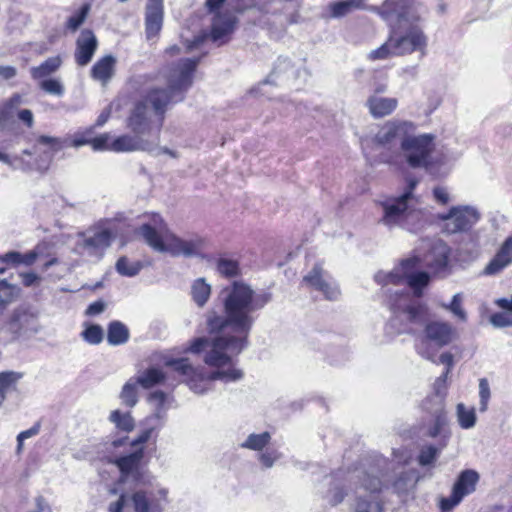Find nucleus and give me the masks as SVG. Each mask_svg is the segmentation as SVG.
Segmentation results:
<instances>
[{"label": "nucleus", "instance_id": "nucleus-30", "mask_svg": "<svg viewBox=\"0 0 512 512\" xmlns=\"http://www.w3.org/2000/svg\"><path fill=\"white\" fill-rule=\"evenodd\" d=\"M211 295V285L206 282L205 278L196 279L191 286V296L193 301L199 307H203Z\"/></svg>", "mask_w": 512, "mask_h": 512}, {"label": "nucleus", "instance_id": "nucleus-64", "mask_svg": "<svg viewBox=\"0 0 512 512\" xmlns=\"http://www.w3.org/2000/svg\"><path fill=\"white\" fill-rule=\"evenodd\" d=\"M494 303L500 309L512 313V295L509 298H497Z\"/></svg>", "mask_w": 512, "mask_h": 512}, {"label": "nucleus", "instance_id": "nucleus-13", "mask_svg": "<svg viewBox=\"0 0 512 512\" xmlns=\"http://www.w3.org/2000/svg\"><path fill=\"white\" fill-rule=\"evenodd\" d=\"M361 474H363V479H361L360 472L348 473L344 478V481L349 484L354 483L356 479L361 480V487L365 492H369L368 495L358 493L355 500L354 512H381L382 506L376 495L381 490V480L378 477L370 476L364 472H361Z\"/></svg>", "mask_w": 512, "mask_h": 512}, {"label": "nucleus", "instance_id": "nucleus-10", "mask_svg": "<svg viewBox=\"0 0 512 512\" xmlns=\"http://www.w3.org/2000/svg\"><path fill=\"white\" fill-rule=\"evenodd\" d=\"M390 37L395 56L407 55L415 51L422 55L426 54L428 38L415 23L408 24V26L397 25L392 29Z\"/></svg>", "mask_w": 512, "mask_h": 512}, {"label": "nucleus", "instance_id": "nucleus-20", "mask_svg": "<svg viewBox=\"0 0 512 512\" xmlns=\"http://www.w3.org/2000/svg\"><path fill=\"white\" fill-rule=\"evenodd\" d=\"M144 456L143 448H138L134 452L121 456L115 460V464L121 472V481L126 482L129 477L138 479L140 475V463Z\"/></svg>", "mask_w": 512, "mask_h": 512}, {"label": "nucleus", "instance_id": "nucleus-44", "mask_svg": "<svg viewBox=\"0 0 512 512\" xmlns=\"http://www.w3.org/2000/svg\"><path fill=\"white\" fill-rule=\"evenodd\" d=\"M293 67L291 61L287 58H279L275 67L273 68L270 75L263 82L264 84H272L274 83V79L277 78L280 74H286L289 71H292Z\"/></svg>", "mask_w": 512, "mask_h": 512}, {"label": "nucleus", "instance_id": "nucleus-37", "mask_svg": "<svg viewBox=\"0 0 512 512\" xmlns=\"http://www.w3.org/2000/svg\"><path fill=\"white\" fill-rule=\"evenodd\" d=\"M109 420L122 431L130 432L134 429V419L128 412L122 413L119 410H114L111 412Z\"/></svg>", "mask_w": 512, "mask_h": 512}, {"label": "nucleus", "instance_id": "nucleus-22", "mask_svg": "<svg viewBox=\"0 0 512 512\" xmlns=\"http://www.w3.org/2000/svg\"><path fill=\"white\" fill-rule=\"evenodd\" d=\"M479 473L472 469L463 470L453 485L454 499L461 502L462 499L476 490L479 481Z\"/></svg>", "mask_w": 512, "mask_h": 512}, {"label": "nucleus", "instance_id": "nucleus-57", "mask_svg": "<svg viewBox=\"0 0 512 512\" xmlns=\"http://www.w3.org/2000/svg\"><path fill=\"white\" fill-rule=\"evenodd\" d=\"M280 456L276 450L266 451L259 455V461L265 468H271Z\"/></svg>", "mask_w": 512, "mask_h": 512}, {"label": "nucleus", "instance_id": "nucleus-63", "mask_svg": "<svg viewBox=\"0 0 512 512\" xmlns=\"http://www.w3.org/2000/svg\"><path fill=\"white\" fill-rule=\"evenodd\" d=\"M18 119L22 121L27 127L31 128L34 124L33 113L29 109H23L18 112Z\"/></svg>", "mask_w": 512, "mask_h": 512}, {"label": "nucleus", "instance_id": "nucleus-43", "mask_svg": "<svg viewBox=\"0 0 512 512\" xmlns=\"http://www.w3.org/2000/svg\"><path fill=\"white\" fill-rule=\"evenodd\" d=\"M374 280L382 287H385L389 284H392V285L403 284L396 267L390 272H384V271L377 272L374 276Z\"/></svg>", "mask_w": 512, "mask_h": 512}, {"label": "nucleus", "instance_id": "nucleus-21", "mask_svg": "<svg viewBox=\"0 0 512 512\" xmlns=\"http://www.w3.org/2000/svg\"><path fill=\"white\" fill-rule=\"evenodd\" d=\"M512 264V236H509L500 246L494 258L484 269L485 275H497Z\"/></svg>", "mask_w": 512, "mask_h": 512}, {"label": "nucleus", "instance_id": "nucleus-33", "mask_svg": "<svg viewBox=\"0 0 512 512\" xmlns=\"http://www.w3.org/2000/svg\"><path fill=\"white\" fill-rule=\"evenodd\" d=\"M430 282V274L425 271H419L411 275L404 281L413 291L416 297L423 295V289L428 286Z\"/></svg>", "mask_w": 512, "mask_h": 512}, {"label": "nucleus", "instance_id": "nucleus-31", "mask_svg": "<svg viewBox=\"0 0 512 512\" xmlns=\"http://www.w3.org/2000/svg\"><path fill=\"white\" fill-rule=\"evenodd\" d=\"M363 0H344L339 2H334L329 5V10L331 12L332 18H341L344 17L356 9H360L362 7Z\"/></svg>", "mask_w": 512, "mask_h": 512}, {"label": "nucleus", "instance_id": "nucleus-12", "mask_svg": "<svg viewBox=\"0 0 512 512\" xmlns=\"http://www.w3.org/2000/svg\"><path fill=\"white\" fill-rule=\"evenodd\" d=\"M410 132H416V126L411 121L390 120L385 122L374 135L372 141L377 148L387 150L402 149V143Z\"/></svg>", "mask_w": 512, "mask_h": 512}, {"label": "nucleus", "instance_id": "nucleus-27", "mask_svg": "<svg viewBox=\"0 0 512 512\" xmlns=\"http://www.w3.org/2000/svg\"><path fill=\"white\" fill-rule=\"evenodd\" d=\"M130 332L128 327L117 320L111 321L107 327V342L112 346L123 345L128 342Z\"/></svg>", "mask_w": 512, "mask_h": 512}, {"label": "nucleus", "instance_id": "nucleus-26", "mask_svg": "<svg viewBox=\"0 0 512 512\" xmlns=\"http://www.w3.org/2000/svg\"><path fill=\"white\" fill-rule=\"evenodd\" d=\"M62 65L61 56H53L46 59L38 66H34L30 68L31 77L34 80H42L48 78L50 75L54 74L59 70Z\"/></svg>", "mask_w": 512, "mask_h": 512}, {"label": "nucleus", "instance_id": "nucleus-23", "mask_svg": "<svg viewBox=\"0 0 512 512\" xmlns=\"http://www.w3.org/2000/svg\"><path fill=\"white\" fill-rule=\"evenodd\" d=\"M450 256L449 246L442 240L435 241L427 255V264L435 271L447 267Z\"/></svg>", "mask_w": 512, "mask_h": 512}, {"label": "nucleus", "instance_id": "nucleus-61", "mask_svg": "<svg viewBox=\"0 0 512 512\" xmlns=\"http://www.w3.org/2000/svg\"><path fill=\"white\" fill-rule=\"evenodd\" d=\"M149 400L155 402L158 405V409L155 413L156 418H160V408L163 406L166 400V394L163 391H155L150 394Z\"/></svg>", "mask_w": 512, "mask_h": 512}, {"label": "nucleus", "instance_id": "nucleus-51", "mask_svg": "<svg viewBox=\"0 0 512 512\" xmlns=\"http://www.w3.org/2000/svg\"><path fill=\"white\" fill-rule=\"evenodd\" d=\"M93 128H88L83 132H77L70 143V146L79 148L84 145H90L92 142Z\"/></svg>", "mask_w": 512, "mask_h": 512}, {"label": "nucleus", "instance_id": "nucleus-46", "mask_svg": "<svg viewBox=\"0 0 512 512\" xmlns=\"http://www.w3.org/2000/svg\"><path fill=\"white\" fill-rule=\"evenodd\" d=\"M217 270L225 277H234L239 273V265L235 260L221 258L217 263Z\"/></svg>", "mask_w": 512, "mask_h": 512}, {"label": "nucleus", "instance_id": "nucleus-3", "mask_svg": "<svg viewBox=\"0 0 512 512\" xmlns=\"http://www.w3.org/2000/svg\"><path fill=\"white\" fill-rule=\"evenodd\" d=\"M145 243L160 253H169L174 257L185 258L198 256L205 246V239L199 235L182 238L173 233L159 214H152L147 222L138 229Z\"/></svg>", "mask_w": 512, "mask_h": 512}, {"label": "nucleus", "instance_id": "nucleus-48", "mask_svg": "<svg viewBox=\"0 0 512 512\" xmlns=\"http://www.w3.org/2000/svg\"><path fill=\"white\" fill-rule=\"evenodd\" d=\"M389 56H395L394 55V47L392 45V39L390 36L381 47H379L376 50L371 51L370 55H369V57L373 60L386 59Z\"/></svg>", "mask_w": 512, "mask_h": 512}, {"label": "nucleus", "instance_id": "nucleus-7", "mask_svg": "<svg viewBox=\"0 0 512 512\" xmlns=\"http://www.w3.org/2000/svg\"><path fill=\"white\" fill-rule=\"evenodd\" d=\"M112 240V231L98 223L76 233L74 250L80 256L99 261L111 246Z\"/></svg>", "mask_w": 512, "mask_h": 512}, {"label": "nucleus", "instance_id": "nucleus-14", "mask_svg": "<svg viewBox=\"0 0 512 512\" xmlns=\"http://www.w3.org/2000/svg\"><path fill=\"white\" fill-rule=\"evenodd\" d=\"M438 218L444 222L443 230L447 234L462 233L470 230L480 219L479 211L470 205L453 206Z\"/></svg>", "mask_w": 512, "mask_h": 512}, {"label": "nucleus", "instance_id": "nucleus-2", "mask_svg": "<svg viewBox=\"0 0 512 512\" xmlns=\"http://www.w3.org/2000/svg\"><path fill=\"white\" fill-rule=\"evenodd\" d=\"M199 59L187 58L172 64L167 68V87L150 88L147 94L138 100L126 119V126L134 133L145 138H151L154 134L151 116L154 113L163 118V115L172 103L183 100V94L193 82V73Z\"/></svg>", "mask_w": 512, "mask_h": 512}, {"label": "nucleus", "instance_id": "nucleus-29", "mask_svg": "<svg viewBox=\"0 0 512 512\" xmlns=\"http://www.w3.org/2000/svg\"><path fill=\"white\" fill-rule=\"evenodd\" d=\"M22 374L14 371L0 372V408L3 406L7 394L16 389Z\"/></svg>", "mask_w": 512, "mask_h": 512}, {"label": "nucleus", "instance_id": "nucleus-5", "mask_svg": "<svg viewBox=\"0 0 512 512\" xmlns=\"http://www.w3.org/2000/svg\"><path fill=\"white\" fill-rule=\"evenodd\" d=\"M457 338V330L451 323L442 320L427 321L415 343V350L422 358L435 363L437 350L450 345Z\"/></svg>", "mask_w": 512, "mask_h": 512}, {"label": "nucleus", "instance_id": "nucleus-58", "mask_svg": "<svg viewBox=\"0 0 512 512\" xmlns=\"http://www.w3.org/2000/svg\"><path fill=\"white\" fill-rule=\"evenodd\" d=\"M40 431V424L39 423H36L35 425H33L31 428L25 430V431H22L18 434L17 436V449L18 451H20L22 449V446H23V442L25 439H28V438H31L35 435H37Z\"/></svg>", "mask_w": 512, "mask_h": 512}, {"label": "nucleus", "instance_id": "nucleus-1", "mask_svg": "<svg viewBox=\"0 0 512 512\" xmlns=\"http://www.w3.org/2000/svg\"><path fill=\"white\" fill-rule=\"evenodd\" d=\"M223 308L225 315L216 311L206 314V330L215 334L209 341L207 338H197L190 346V351L199 353L209 348L204 362L216 370L208 375L194 373L188 381L189 388L196 394H204L211 389V382L220 380L224 383L236 382L243 378L244 373L235 367L232 361L247 346V338L254 324L253 313L268 304L270 293H255L243 282L235 281L223 291Z\"/></svg>", "mask_w": 512, "mask_h": 512}, {"label": "nucleus", "instance_id": "nucleus-28", "mask_svg": "<svg viewBox=\"0 0 512 512\" xmlns=\"http://www.w3.org/2000/svg\"><path fill=\"white\" fill-rule=\"evenodd\" d=\"M163 23V8H146L145 26L148 38L158 34Z\"/></svg>", "mask_w": 512, "mask_h": 512}, {"label": "nucleus", "instance_id": "nucleus-19", "mask_svg": "<svg viewBox=\"0 0 512 512\" xmlns=\"http://www.w3.org/2000/svg\"><path fill=\"white\" fill-rule=\"evenodd\" d=\"M98 47V40L95 34L89 30L81 31L75 50V61L79 66H86L92 59Z\"/></svg>", "mask_w": 512, "mask_h": 512}, {"label": "nucleus", "instance_id": "nucleus-36", "mask_svg": "<svg viewBox=\"0 0 512 512\" xmlns=\"http://www.w3.org/2000/svg\"><path fill=\"white\" fill-rule=\"evenodd\" d=\"M271 440L269 432H263L260 434L252 433L247 439L240 445L242 448L261 451Z\"/></svg>", "mask_w": 512, "mask_h": 512}, {"label": "nucleus", "instance_id": "nucleus-50", "mask_svg": "<svg viewBox=\"0 0 512 512\" xmlns=\"http://www.w3.org/2000/svg\"><path fill=\"white\" fill-rule=\"evenodd\" d=\"M89 12V5H83L76 15L71 16L67 21V27L76 31L85 21Z\"/></svg>", "mask_w": 512, "mask_h": 512}, {"label": "nucleus", "instance_id": "nucleus-59", "mask_svg": "<svg viewBox=\"0 0 512 512\" xmlns=\"http://www.w3.org/2000/svg\"><path fill=\"white\" fill-rule=\"evenodd\" d=\"M433 196L434 199L442 205H446L450 202V195L444 187H435L433 189Z\"/></svg>", "mask_w": 512, "mask_h": 512}, {"label": "nucleus", "instance_id": "nucleus-38", "mask_svg": "<svg viewBox=\"0 0 512 512\" xmlns=\"http://www.w3.org/2000/svg\"><path fill=\"white\" fill-rule=\"evenodd\" d=\"M462 294L456 293L449 304L440 303V307L443 309L450 311L456 318L460 321L465 322L467 320V313L462 307Z\"/></svg>", "mask_w": 512, "mask_h": 512}, {"label": "nucleus", "instance_id": "nucleus-17", "mask_svg": "<svg viewBox=\"0 0 512 512\" xmlns=\"http://www.w3.org/2000/svg\"><path fill=\"white\" fill-rule=\"evenodd\" d=\"M156 149V143L150 142L148 138L139 134H123L114 138L110 143V151L116 153H128L135 151H153Z\"/></svg>", "mask_w": 512, "mask_h": 512}, {"label": "nucleus", "instance_id": "nucleus-39", "mask_svg": "<svg viewBox=\"0 0 512 512\" xmlns=\"http://www.w3.org/2000/svg\"><path fill=\"white\" fill-rule=\"evenodd\" d=\"M141 268L142 265L140 262H130L126 257L119 258L116 263L117 272L126 277L136 276L140 272Z\"/></svg>", "mask_w": 512, "mask_h": 512}, {"label": "nucleus", "instance_id": "nucleus-24", "mask_svg": "<svg viewBox=\"0 0 512 512\" xmlns=\"http://www.w3.org/2000/svg\"><path fill=\"white\" fill-rule=\"evenodd\" d=\"M396 98H386L372 95L367 100L369 112L374 118H381L390 115L397 107Z\"/></svg>", "mask_w": 512, "mask_h": 512}, {"label": "nucleus", "instance_id": "nucleus-35", "mask_svg": "<svg viewBox=\"0 0 512 512\" xmlns=\"http://www.w3.org/2000/svg\"><path fill=\"white\" fill-rule=\"evenodd\" d=\"M420 268V258L418 256H412L406 259H403L400 264L396 267L402 282L408 279L414 273L419 272Z\"/></svg>", "mask_w": 512, "mask_h": 512}, {"label": "nucleus", "instance_id": "nucleus-6", "mask_svg": "<svg viewBox=\"0 0 512 512\" xmlns=\"http://www.w3.org/2000/svg\"><path fill=\"white\" fill-rule=\"evenodd\" d=\"M168 493L167 488L160 487L139 489L130 497L123 494L109 505V512H127L129 503L132 504L134 512H164L169 504Z\"/></svg>", "mask_w": 512, "mask_h": 512}, {"label": "nucleus", "instance_id": "nucleus-8", "mask_svg": "<svg viewBox=\"0 0 512 512\" xmlns=\"http://www.w3.org/2000/svg\"><path fill=\"white\" fill-rule=\"evenodd\" d=\"M418 183L417 179L408 178L402 194L382 202L383 216L380 221L383 225L388 228L402 227L404 225L409 215L411 203L416 199L414 190Z\"/></svg>", "mask_w": 512, "mask_h": 512}, {"label": "nucleus", "instance_id": "nucleus-60", "mask_svg": "<svg viewBox=\"0 0 512 512\" xmlns=\"http://www.w3.org/2000/svg\"><path fill=\"white\" fill-rule=\"evenodd\" d=\"M22 253L16 251H10L4 256H0V261L14 266L21 265Z\"/></svg>", "mask_w": 512, "mask_h": 512}, {"label": "nucleus", "instance_id": "nucleus-45", "mask_svg": "<svg viewBox=\"0 0 512 512\" xmlns=\"http://www.w3.org/2000/svg\"><path fill=\"white\" fill-rule=\"evenodd\" d=\"M441 448L429 445L424 446L419 453L418 463L421 466L431 465L439 456Z\"/></svg>", "mask_w": 512, "mask_h": 512}, {"label": "nucleus", "instance_id": "nucleus-41", "mask_svg": "<svg viewBox=\"0 0 512 512\" xmlns=\"http://www.w3.org/2000/svg\"><path fill=\"white\" fill-rule=\"evenodd\" d=\"M457 417L460 426L463 429H470L476 423V414L473 408L467 409L464 404L457 405Z\"/></svg>", "mask_w": 512, "mask_h": 512}, {"label": "nucleus", "instance_id": "nucleus-34", "mask_svg": "<svg viewBox=\"0 0 512 512\" xmlns=\"http://www.w3.org/2000/svg\"><path fill=\"white\" fill-rule=\"evenodd\" d=\"M120 399L127 407H134L138 402V383L135 379H129L122 387Z\"/></svg>", "mask_w": 512, "mask_h": 512}, {"label": "nucleus", "instance_id": "nucleus-40", "mask_svg": "<svg viewBox=\"0 0 512 512\" xmlns=\"http://www.w3.org/2000/svg\"><path fill=\"white\" fill-rule=\"evenodd\" d=\"M39 88L45 93L61 97L65 93V88L61 80L56 78H45L39 80Z\"/></svg>", "mask_w": 512, "mask_h": 512}, {"label": "nucleus", "instance_id": "nucleus-56", "mask_svg": "<svg viewBox=\"0 0 512 512\" xmlns=\"http://www.w3.org/2000/svg\"><path fill=\"white\" fill-rule=\"evenodd\" d=\"M38 143L50 146L54 152L61 150L65 145L64 140L46 135H41L38 138Z\"/></svg>", "mask_w": 512, "mask_h": 512}, {"label": "nucleus", "instance_id": "nucleus-25", "mask_svg": "<svg viewBox=\"0 0 512 512\" xmlns=\"http://www.w3.org/2000/svg\"><path fill=\"white\" fill-rule=\"evenodd\" d=\"M116 59L112 55H106L99 59L91 69V76L106 85L114 75Z\"/></svg>", "mask_w": 512, "mask_h": 512}, {"label": "nucleus", "instance_id": "nucleus-49", "mask_svg": "<svg viewBox=\"0 0 512 512\" xmlns=\"http://www.w3.org/2000/svg\"><path fill=\"white\" fill-rule=\"evenodd\" d=\"M345 496L346 491L344 490V485L342 483L335 482L326 495V498L331 505H337L343 501Z\"/></svg>", "mask_w": 512, "mask_h": 512}, {"label": "nucleus", "instance_id": "nucleus-4", "mask_svg": "<svg viewBox=\"0 0 512 512\" xmlns=\"http://www.w3.org/2000/svg\"><path fill=\"white\" fill-rule=\"evenodd\" d=\"M392 316L387 329L393 334H414L420 326L424 327L427 317L426 305L412 300L408 293L395 292L391 299Z\"/></svg>", "mask_w": 512, "mask_h": 512}, {"label": "nucleus", "instance_id": "nucleus-53", "mask_svg": "<svg viewBox=\"0 0 512 512\" xmlns=\"http://www.w3.org/2000/svg\"><path fill=\"white\" fill-rule=\"evenodd\" d=\"M489 321L495 328L512 327V316L508 313H494L490 316Z\"/></svg>", "mask_w": 512, "mask_h": 512}, {"label": "nucleus", "instance_id": "nucleus-52", "mask_svg": "<svg viewBox=\"0 0 512 512\" xmlns=\"http://www.w3.org/2000/svg\"><path fill=\"white\" fill-rule=\"evenodd\" d=\"M111 136L109 133H103L97 137L92 136V146L94 151H110Z\"/></svg>", "mask_w": 512, "mask_h": 512}, {"label": "nucleus", "instance_id": "nucleus-55", "mask_svg": "<svg viewBox=\"0 0 512 512\" xmlns=\"http://www.w3.org/2000/svg\"><path fill=\"white\" fill-rule=\"evenodd\" d=\"M167 365L173 367L175 371H178L183 375L195 373L187 359L171 360L167 362Z\"/></svg>", "mask_w": 512, "mask_h": 512}, {"label": "nucleus", "instance_id": "nucleus-18", "mask_svg": "<svg viewBox=\"0 0 512 512\" xmlns=\"http://www.w3.org/2000/svg\"><path fill=\"white\" fill-rule=\"evenodd\" d=\"M212 13L210 38L213 42L223 44L225 41H222V39L234 31L237 18L230 11L218 10Z\"/></svg>", "mask_w": 512, "mask_h": 512}, {"label": "nucleus", "instance_id": "nucleus-54", "mask_svg": "<svg viewBox=\"0 0 512 512\" xmlns=\"http://www.w3.org/2000/svg\"><path fill=\"white\" fill-rule=\"evenodd\" d=\"M160 126H161V123L158 125L155 134L151 138H148L150 140V142L156 143V149L153 151H146V152L149 154L155 155V156H158L160 154H168L172 157H175V153L172 150H170L167 147H161L159 145L160 144Z\"/></svg>", "mask_w": 512, "mask_h": 512}, {"label": "nucleus", "instance_id": "nucleus-9", "mask_svg": "<svg viewBox=\"0 0 512 512\" xmlns=\"http://www.w3.org/2000/svg\"><path fill=\"white\" fill-rule=\"evenodd\" d=\"M435 136L433 134H419L410 132L402 143L401 152L411 168L431 169V155L435 149Z\"/></svg>", "mask_w": 512, "mask_h": 512}, {"label": "nucleus", "instance_id": "nucleus-47", "mask_svg": "<svg viewBox=\"0 0 512 512\" xmlns=\"http://www.w3.org/2000/svg\"><path fill=\"white\" fill-rule=\"evenodd\" d=\"M491 396L489 382L486 378L479 380V411L486 412L488 409V402Z\"/></svg>", "mask_w": 512, "mask_h": 512}, {"label": "nucleus", "instance_id": "nucleus-42", "mask_svg": "<svg viewBox=\"0 0 512 512\" xmlns=\"http://www.w3.org/2000/svg\"><path fill=\"white\" fill-rule=\"evenodd\" d=\"M81 337L91 345H98L103 341L104 331L100 325L92 324L81 332Z\"/></svg>", "mask_w": 512, "mask_h": 512}, {"label": "nucleus", "instance_id": "nucleus-32", "mask_svg": "<svg viewBox=\"0 0 512 512\" xmlns=\"http://www.w3.org/2000/svg\"><path fill=\"white\" fill-rule=\"evenodd\" d=\"M135 380L138 385L142 386L144 389H149L163 382L165 380V375L160 369L149 368Z\"/></svg>", "mask_w": 512, "mask_h": 512}, {"label": "nucleus", "instance_id": "nucleus-16", "mask_svg": "<svg viewBox=\"0 0 512 512\" xmlns=\"http://www.w3.org/2000/svg\"><path fill=\"white\" fill-rule=\"evenodd\" d=\"M303 283L323 294L325 299L336 301L341 295L338 284L323 269L321 264H315L303 277Z\"/></svg>", "mask_w": 512, "mask_h": 512}, {"label": "nucleus", "instance_id": "nucleus-15", "mask_svg": "<svg viewBox=\"0 0 512 512\" xmlns=\"http://www.w3.org/2000/svg\"><path fill=\"white\" fill-rule=\"evenodd\" d=\"M378 11L386 21L396 19L398 25L412 24L420 20L413 0H385Z\"/></svg>", "mask_w": 512, "mask_h": 512}, {"label": "nucleus", "instance_id": "nucleus-11", "mask_svg": "<svg viewBox=\"0 0 512 512\" xmlns=\"http://www.w3.org/2000/svg\"><path fill=\"white\" fill-rule=\"evenodd\" d=\"M1 329L13 339L35 335L41 330L39 313L31 306L20 305L11 312Z\"/></svg>", "mask_w": 512, "mask_h": 512}, {"label": "nucleus", "instance_id": "nucleus-62", "mask_svg": "<svg viewBox=\"0 0 512 512\" xmlns=\"http://www.w3.org/2000/svg\"><path fill=\"white\" fill-rule=\"evenodd\" d=\"M105 308L106 303L103 300H98L89 304L85 313L88 316H95L102 313L105 310Z\"/></svg>", "mask_w": 512, "mask_h": 512}]
</instances>
